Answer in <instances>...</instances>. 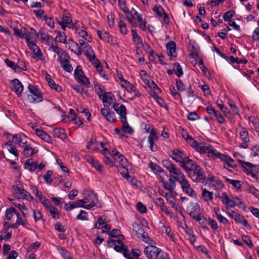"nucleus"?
Wrapping results in <instances>:
<instances>
[{
  "label": "nucleus",
  "instance_id": "nucleus-13",
  "mask_svg": "<svg viewBox=\"0 0 259 259\" xmlns=\"http://www.w3.org/2000/svg\"><path fill=\"white\" fill-rule=\"evenodd\" d=\"M116 157H118V159H121V160L119 162L120 166H128L129 163L127 159L116 150H113L112 151V157L115 163L117 161Z\"/></svg>",
  "mask_w": 259,
  "mask_h": 259
},
{
  "label": "nucleus",
  "instance_id": "nucleus-54",
  "mask_svg": "<svg viewBox=\"0 0 259 259\" xmlns=\"http://www.w3.org/2000/svg\"><path fill=\"white\" fill-rule=\"evenodd\" d=\"M27 29L25 28H21L20 29L18 28L14 29V34L18 37L23 38L25 34L27 31Z\"/></svg>",
  "mask_w": 259,
  "mask_h": 259
},
{
  "label": "nucleus",
  "instance_id": "nucleus-24",
  "mask_svg": "<svg viewBox=\"0 0 259 259\" xmlns=\"http://www.w3.org/2000/svg\"><path fill=\"white\" fill-rule=\"evenodd\" d=\"M37 162L33 161L31 158L27 159L24 163V168L28 169L30 172L35 171L37 168Z\"/></svg>",
  "mask_w": 259,
  "mask_h": 259
},
{
  "label": "nucleus",
  "instance_id": "nucleus-50",
  "mask_svg": "<svg viewBox=\"0 0 259 259\" xmlns=\"http://www.w3.org/2000/svg\"><path fill=\"white\" fill-rule=\"evenodd\" d=\"M246 189L248 193L259 198V190H257L253 186L248 185Z\"/></svg>",
  "mask_w": 259,
  "mask_h": 259
},
{
  "label": "nucleus",
  "instance_id": "nucleus-47",
  "mask_svg": "<svg viewBox=\"0 0 259 259\" xmlns=\"http://www.w3.org/2000/svg\"><path fill=\"white\" fill-rule=\"evenodd\" d=\"M33 58L36 60H40L42 62H45V58L42 56V54L39 49L37 48L36 50L33 52Z\"/></svg>",
  "mask_w": 259,
  "mask_h": 259
},
{
  "label": "nucleus",
  "instance_id": "nucleus-25",
  "mask_svg": "<svg viewBox=\"0 0 259 259\" xmlns=\"http://www.w3.org/2000/svg\"><path fill=\"white\" fill-rule=\"evenodd\" d=\"M60 22L67 24V26L69 28H71L74 27V24L70 19L69 14L66 10H64L62 20Z\"/></svg>",
  "mask_w": 259,
  "mask_h": 259
},
{
  "label": "nucleus",
  "instance_id": "nucleus-40",
  "mask_svg": "<svg viewBox=\"0 0 259 259\" xmlns=\"http://www.w3.org/2000/svg\"><path fill=\"white\" fill-rule=\"evenodd\" d=\"M238 162L241 164V165L244 167L247 171H251L252 169L255 167V165L252 163L243 161L242 160L239 159L238 160Z\"/></svg>",
  "mask_w": 259,
  "mask_h": 259
},
{
  "label": "nucleus",
  "instance_id": "nucleus-49",
  "mask_svg": "<svg viewBox=\"0 0 259 259\" xmlns=\"http://www.w3.org/2000/svg\"><path fill=\"white\" fill-rule=\"evenodd\" d=\"M186 134L187 135V141L196 150L199 144H198L196 140L193 139L191 136H189L187 133Z\"/></svg>",
  "mask_w": 259,
  "mask_h": 259
},
{
  "label": "nucleus",
  "instance_id": "nucleus-63",
  "mask_svg": "<svg viewBox=\"0 0 259 259\" xmlns=\"http://www.w3.org/2000/svg\"><path fill=\"white\" fill-rule=\"evenodd\" d=\"M48 209L53 218L58 219L59 218V211L56 208L52 206Z\"/></svg>",
  "mask_w": 259,
  "mask_h": 259
},
{
  "label": "nucleus",
  "instance_id": "nucleus-26",
  "mask_svg": "<svg viewBox=\"0 0 259 259\" xmlns=\"http://www.w3.org/2000/svg\"><path fill=\"white\" fill-rule=\"evenodd\" d=\"M53 135L55 137L62 140H65L67 138L65 130L62 128H55L53 131Z\"/></svg>",
  "mask_w": 259,
  "mask_h": 259
},
{
  "label": "nucleus",
  "instance_id": "nucleus-37",
  "mask_svg": "<svg viewBox=\"0 0 259 259\" xmlns=\"http://www.w3.org/2000/svg\"><path fill=\"white\" fill-rule=\"evenodd\" d=\"M14 205L19 208V209L22 212V215L24 217H26L29 215V212L28 210V208L24 205L23 203L22 204L20 203H15Z\"/></svg>",
  "mask_w": 259,
  "mask_h": 259
},
{
  "label": "nucleus",
  "instance_id": "nucleus-11",
  "mask_svg": "<svg viewBox=\"0 0 259 259\" xmlns=\"http://www.w3.org/2000/svg\"><path fill=\"white\" fill-rule=\"evenodd\" d=\"M114 110L119 115L121 121L126 120V109L124 105L120 104H115L113 106Z\"/></svg>",
  "mask_w": 259,
  "mask_h": 259
},
{
  "label": "nucleus",
  "instance_id": "nucleus-10",
  "mask_svg": "<svg viewBox=\"0 0 259 259\" xmlns=\"http://www.w3.org/2000/svg\"><path fill=\"white\" fill-rule=\"evenodd\" d=\"M229 216L232 218L236 223L242 224L244 227L248 226L247 220L240 214L237 213L234 210H231L229 213Z\"/></svg>",
  "mask_w": 259,
  "mask_h": 259
},
{
  "label": "nucleus",
  "instance_id": "nucleus-4",
  "mask_svg": "<svg viewBox=\"0 0 259 259\" xmlns=\"http://www.w3.org/2000/svg\"><path fill=\"white\" fill-rule=\"evenodd\" d=\"M49 50L56 53L58 56L57 61L59 63L64 61L67 58H70L67 52L62 49L59 48L57 45H52L50 46Z\"/></svg>",
  "mask_w": 259,
  "mask_h": 259
},
{
  "label": "nucleus",
  "instance_id": "nucleus-41",
  "mask_svg": "<svg viewBox=\"0 0 259 259\" xmlns=\"http://www.w3.org/2000/svg\"><path fill=\"white\" fill-rule=\"evenodd\" d=\"M117 167L118 168V170L121 173L123 177L127 180H128L131 177L128 172L127 166H120L119 167L117 166Z\"/></svg>",
  "mask_w": 259,
  "mask_h": 259
},
{
  "label": "nucleus",
  "instance_id": "nucleus-8",
  "mask_svg": "<svg viewBox=\"0 0 259 259\" xmlns=\"http://www.w3.org/2000/svg\"><path fill=\"white\" fill-rule=\"evenodd\" d=\"M170 156L176 162L179 163V165L187 157L184 152L178 149H174L172 151Z\"/></svg>",
  "mask_w": 259,
  "mask_h": 259
},
{
  "label": "nucleus",
  "instance_id": "nucleus-61",
  "mask_svg": "<svg viewBox=\"0 0 259 259\" xmlns=\"http://www.w3.org/2000/svg\"><path fill=\"white\" fill-rule=\"evenodd\" d=\"M157 201L159 203L161 210L165 212L166 214H169L170 212L168 210L167 206L165 205L163 200L162 198H159L157 199Z\"/></svg>",
  "mask_w": 259,
  "mask_h": 259
},
{
  "label": "nucleus",
  "instance_id": "nucleus-14",
  "mask_svg": "<svg viewBox=\"0 0 259 259\" xmlns=\"http://www.w3.org/2000/svg\"><path fill=\"white\" fill-rule=\"evenodd\" d=\"M187 211L190 216L193 218L200 212V207L199 204L196 203H192L187 208Z\"/></svg>",
  "mask_w": 259,
  "mask_h": 259
},
{
  "label": "nucleus",
  "instance_id": "nucleus-45",
  "mask_svg": "<svg viewBox=\"0 0 259 259\" xmlns=\"http://www.w3.org/2000/svg\"><path fill=\"white\" fill-rule=\"evenodd\" d=\"M149 167L154 173L161 172L164 171L161 167L157 165L156 163L150 161L149 164Z\"/></svg>",
  "mask_w": 259,
  "mask_h": 259
},
{
  "label": "nucleus",
  "instance_id": "nucleus-59",
  "mask_svg": "<svg viewBox=\"0 0 259 259\" xmlns=\"http://www.w3.org/2000/svg\"><path fill=\"white\" fill-rule=\"evenodd\" d=\"M182 190L191 197H194L196 196L195 191L191 188L190 184L188 186L184 188Z\"/></svg>",
  "mask_w": 259,
  "mask_h": 259
},
{
  "label": "nucleus",
  "instance_id": "nucleus-53",
  "mask_svg": "<svg viewBox=\"0 0 259 259\" xmlns=\"http://www.w3.org/2000/svg\"><path fill=\"white\" fill-rule=\"evenodd\" d=\"M132 34L133 35L134 42L137 45L142 44V40L141 37L137 34V31L135 30H132Z\"/></svg>",
  "mask_w": 259,
  "mask_h": 259
},
{
  "label": "nucleus",
  "instance_id": "nucleus-7",
  "mask_svg": "<svg viewBox=\"0 0 259 259\" xmlns=\"http://www.w3.org/2000/svg\"><path fill=\"white\" fill-rule=\"evenodd\" d=\"M98 36L100 39L104 40L108 43L111 44L113 46L117 45L116 41L114 39L112 36L107 31L98 30L97 31Z\"/></svg>",
  "mask_w": 259,
  "mask_h": 259
},
{
  "label": "nucleus",
  "instance_id": "nucleus-3",
  "mask_svg": "<svg viewBox=\"0 0 259 259\" xmlns=\"http://www.w3.org/2000/svg\"><path fill=\"white\" fill-rule=\"evenodd\" d=\"M74 77L76 80L87 88L90 87V82L89 79L85 76L80 66H77L74 70Z\"/></svg>",
  "mask_w": 259,
  "mask_h": 259
},
{
  "label": "nucleus",
  "instance_id": "nucleus-57",
  "mask_svg": "<svg viewBox=\"0 0 259 259\" xmlns=\"http://www.w3.org/2000/svg\"><path fill=\"white\" fill-rule=\"evenodd\" d=\"M207 223L213 231L215 232L218 230V223L215 220L212 219L211 218H208Z\"/></svg>",
  "mask_w": 259,
  "mask_h": 259
},
{
  "label": "nucleus",
  "instance_id": "nucleus-31",
  "mask_svg": "<svg viewBox=\"0 0 259 259\" xmlns=\"http://www.w3.org/2000/svg\"><path fill=\"white\" fill-rule=\"evenodd\" d=\"M157 92V91H152L150 93V95L153 98L155 101L161 107H164V101L161 98L158 96Z\"/></svg>",
  "mask_w": 259,
  "mask_h": 259
},
{
  "label": "nucleus",
  "instance_id": "nucleus-15",
  "mask_svg": "<svg viewBox=\"0 0 259 259\" xmlns=\"http://www.w3.org/2000/svg\"><path fill=\"white\" fill-rule=\"evenodd\" d=\"M221 199L222 203L225 205L227 209L234 207L236 205V203L234 200L230 199L225 192H223L222 194Z\"/></svg>",
  "mask_w": 259,
  "mask_h": 259
},
{
  "label": "nucleus",
  "instance_id": "nucleus-29",
  "mask_svg": "<svg viewBox=\"0 0 259 259\" xmlns=\"http://www.w3.org/2000/svg\"><path fill=\"white\" fill-rule=\"evenodd\" d=\"M212 192L209 191L206 188L202 189L201 196L203 200L207 202L210 201L213 199Z\"/></svg>",
  "mask_w": 259,
  "mask_h": 259
},
{
  "label": "nucleus",
  "instance_id": "nucleus-28",
  "mask_svg": "<svg viewBox=\"0 0 259 259\" xmlns=\"http://www.w3.org/2000/svg\"><path fill=\"white\" fill-rule=\"evenodd\" d=\"M38 152L37 149L32 148L30 145H26L24 147V149L23 153L26 157L32 156Z\"/></svg>",
  "mask_w": 259,
  "mask_h": 259
},
{
  "label": "nucleus",
  "instance_id": "nucleus-22",
  "mask_svg": "<svg viewBox=\"0 0 259 259\" xmlns=\"http://www.w3.org/2000/svg\"><path fill=\"white\" fill-rule=\"evenodd\" d=\"M114 98V95L110 92L104 93V96L100 99L104 104V106H110L113 103Z\"/></svg>",
  "mask_w": 259,
  "mask_h": 259
},
{
  "label": "nucleus",
  "instance_id": "nucleus-52",
  "mask_svg": "<svg viewBox=\"0 0 259 259\" xmlns=\"http://www.w3.org/2000/svg\"><path fill=\"white\" fill-rule=\"evenodd\" d=\"M92 197L94 199V200L92 199V203H89V204L83 205L82 206V207L87 209H90L93 207L97 206L98 199L97 197V195H92Z\"/></svg>",
  "mask_w": 259,
  "mask_h": 259
},
{
  "label": "nucleus",
  "instance_id": "nucleus-48",
  "mask_svg": "<svg viewBox=\"0 0 259 259\" xmlns=\"http://www.w3.org/2000/svg\"><path fill=\"white\" fill-rule=\"evenodd\" d=\"M144 50L149 54V59L151 60V57L154 58V53L153 49L151 48V47L147 44H141Z\"/></svg>",
  "mask_w": 259,
  "mask_h": 259
},
{
  "label": "nucleus",
  "instance_id": "nucleus-64",
  "mask_svg": "<svg viewBox=\"0 0 259 259\" xmlns=\"http://www.w3.org/2000/svg\"><path fill=\"white\" fill-rule=\"evenodd\" d=\"M53 175V171L52 170H48L46 174L44 176V179H45L47 184L50 185L52 182V176Z\"/></svg>",
  "mask_w": 259,
  "mask_h": 259
},
{
  "label": "nucleus",
  "instance_id": "nucleus-20",
  "mask_svg": "<svg viewBox=\"0 0 259 259\" xmlns=\"http://www.w3.org/2000/svg\"><path fill=\"white\" fill-rule=\"evenodd\" d=\"M166 48L168 56L172 58L176 57L177 55L176 52V44L174 41H170L166 45Z\"/></svg>",
  "mask_w": 259,
  "mask_h": 259
},
{
  "label": "nucleus",
  "instance_id": "nucleus-33",
  "mask_svg": "<svg viewBox=\"0 0 259 259\" xmlns=\"http://www.w3.org/2000/svg\"><path fill=\"white\" fill-rule=\"evenodd\" d=\"M69 59V58H67L66 60H64V61L61 62L60 63L61 64V66L62 67V68L65 71L68 72H71L73 70V68L71 64L69 63L68 60Z\"/></svg>",
  "mask_w": 259,
  "mask_h": 259
},
{
  "label": "nucleus",
  "instance_id": "nucleus-46",
  "mask_svg": "<svg viewBox=\"0 0 259 259\" xmlns=\"http://www.w3.org/2000/svg\"><path fill=\"white\" fill-rule=\"evenodd\" d=\"M56 38L58 39V41L60 43H63L64 44H67V41L66 40V35L63 32L58 31Z\"/></svg>",
  "mask_w": 259,
  "mask_h": 259
},
{
  "label": "nucleus",
  "instance_id": "nucleus-34",
  "mask_svg": "<svg viewBox=\"0 0 259 259\" xmlns=\"http://www.w3.org/2000/svg\"><path fill=\"white\" fill-rule=\"evenodd\" d=\"M84 194L85 195V197L83 199L84 200V203H92V199H94L92 197V195H97L93 192L89 190H84Z\"/></svg>",
  "mask_w": 259,
  "mask_h": 259
},
{
  "label": "nucleus",
  "instance_id": "nucleus-2",
  "mask_svg": "<svg viewBox=\"0 0 259 259\" xmlns=\"http://www.w3.org/2000/svg\"><path fill=\"white\" fill-rule=\"evenodd\" d=\"M194 182L204 184L206 182V176L199 165H197L188 175Z\"/></svg>",
  "mask_w": 259,
  "mask_h": 259
},
{
  "label": "nucleus",
  "instance_id": "nucleus-43",
  "mask_svg": "<svg viewBox=\"0 0 259 259\" xmlns=\"http://www.w3.org/2000/svg\"><path fill=\"white\" fill-rule=\"evenodd\" d=\"M237 166L234 160L231 157H229L225 162V164L224 166V168L228 169V167L236 168Z\"/></svg>",
  "mask_w": 259,
  "mask_h": 259
},
{
  "label": "nucleus",
  "instance_id": "nucleus-35",
  "mask_svg": "<svg viewBox=\"0 0 259 259\" xmlns=\"http://www.w3.org/2000/svg\"><path fill=\"white\" fill-rule=\"evenodd\" d=\"M240 138L243 142H249V138L246 129L243 128L239 132Z\"/></svg>",
  "mask_w": 259,
  "mask_h": 259
},
{
  "label": "nucleus",
  "instance_id": "nucleus-56",
  "mask_svg": "<svg viewBox=\"0 0 259 259\" xmlns=\"http://www.w3.org/2000/svg\"><path fill=\"white\" fill-rule=\"evenodd\" d=\"M148 142L154 141L156 142L158 140V137L157 136L156 130L152 128L150 132V135L148 137Z\"/></svg>",
  "mask_w": 259,
  "mask_h": 259
},
{
  "label": "nucleus",
  "instance_id": "nucleus-51",
  "mask_svg": "<svg viewBox=\"0 0 259 259\" xmlns=\"http://www.w3.org/2000/svg\"><path fill=\"white\" fill-rule=\"evenodd\" d=\"M163 166L166 168L169 172L171 171L173 168L176 166L169 160H164L162 161Z\"/></svg>",
  "mask_w": 259,
  "mask_h": 259
},
{
  "label": "nucleus",
  "instance_id": "nucleus-58",
  "mask_svg": "<svg viewBox=\"0 0 259 259\" xmlns=\"http://www.w3.org/2000/svg\"><path fill=\"white\" fill-rule=\"evenodd\" d=\"M91 162H90L94 167L100 173L103 172V166L97 160H95L91 158Z\"/></svg>",
  "mask_w": 259,
  "mask_h": 259
},
{
  "label": "nucleus",
  "instance_id": "nucleus-62",
  "mask_svg": "<svg viewBox=\"0 0 259 259\" xmlns=\"http://www.w3.org/2000/svg\"><path fill=\"white\" fill-rule=\"evenodd\" d=\"M123 123L122 129L124 133L132 134L133 133V128L129 125L126 120L121 121Z\"/></svg>",
  "mask_w": 259,
  "mask_h": 259
},
{
  "label": "nucleus",
  "instance_id": "nucleus-27",
  "mask_svg": "<svg viewBox=\"0 0 259 259\" xmlns=\"http://www.w3.org/2000/svg\"><path fill=\"white\" fill-rule=\"evenodd\" d=\"M69 40L71 41V42H69L70 45L69 49L71 51L78 56L81 55L82 51L78 44L77 42H74L71 39Z\"/></svg>",
  "mask_w": 259,
  "mask_h": 259
},
{
  "label": "nucleus",
  "instance_id": "nucleus-12",
  "mask_svg": "<svg viewBox=\"0 0 259 259\" xmlns=\"http://www.w3.org/2000/svg\"><path fill=\"white\" fill-rule=\"evenodd\" d=\"M206 110L208 114L214 116L219 123L223 124L225 123V119L222 115L212 106H207L206 108Z\"/></svg>",
  "mask_w": 259,
  "mask_h": 259
},
{
  "label": "nucleus",
  "instance_id": "nucleus-16",
  "mask_svg": "<svg viewBox=\"0 0 259 259\" xmlns=\"http://www.w3.org/2000/svg\"><path fill=\"white\" fill-rule=\"evenodd\" d=\"M102 115L110 122H114L116 121V116L114 112L109 111L107 108H102L101 110Z\"/></svg>",
  "mask_w": 259,
  "mask_h": 259
},
{
  "label": "nucleus",
  "instance_id": "nucleus-42",
  "mask_svg": "<svg viewBox=\"0 0 259 259\" xmlns=\"http://www.w3.org/2000/svg\"><path fill=\"white\" fill-rule=\"evenodd\" d=\"M229 156L228 155L223 154L218 152L216 149H215V152H214V154H213L211 158L213 159H215L218 158L220 159L222 161L224 162H226L227 159Z\"/></svg>",
  "mask_w": 259,
  "mask_h": 259
},
{
  "label": "nucleus",
  "instance_id": "nucleus-9",
  "mask_svg": "<svg viewBox=\"0 0 259 259\" xmlns=\"http://www.w3.org/2000/svg\"><path fill=\"white\" fill-rule=\"evenodd\" d=\"M196 151L201 154L207 153L208 157L211 158L213 154H214L215 149L211 145H208L205 146L202 143H199Z\"/></svg>",
  "mask_w": 259,
  "mask_h": 259
},
{
  "label": "nucleus",
  "instance_id": "nucleus-36",
  "mask_svg": "<svg viewBox=\"0 0 259 259\" xmlns=\"http://www.w3.org/2000/svg\"><path fill=\"white\" fill-rule=\"evenodd\" d=\"M226 181L229 184H231L234 187H235L237 190H241V185L240 182L238 180H232L228 178L224 177Z\"/></svg>",
  "mask_w": 259,
  "mask_h": 259
},
{
  "label": "nucleus",
  "instance_id": "nucleus-32",
  "mask_svg": "<svg viewBox=\"0 0 259 259\" xmlns=\"http://www.w3.org/2000/svg\"><path fill=\"white\" fill-rule=\"evenodd\" d=\"M57 249L64 259H73L69 251L65 248L59 246L57 247Z\"/></svg>",
  "mask_w": 259,
  "mask_h": 259
},
{
  "label": "nucleus",
  "instance_id": "nucleus-55",
  "mask_svg": "<svg viewBox=\"0 0 259 259\" xmlns=\"http://www.w3.org/2000/svg\"><path fill=\"white\" fill-rule=\"evenodd\" d=\"M106 223V218L104 216H101L98 218L97 223L95 225V228L100 229L102 225H105Z\"/></svg>",
  "mask_w": 259,
  "mask_h": 259
},
{
  "label": "nucleus",
  "instance_id": "nucleus-17",
  "mask_svg": "<svg viewBox=\"0 0 259 259\" xmlns=\"http://www.w3.org/2000/svg\"><path fill=\"white\" fill-rule=\"evenodd\" d=\"M12 142L19 145L20 147H24L27 143L26 137L21 134L15 135L13 136Z\"/></svg>",
  "mask_w": 259,
  "mask_h": 259
},
{
  "label": "nucleus",
  "instance_id": "nucleus-5",
  "mask_svg": "<svg viewBox=\"0 0 259 259\" xmlns=\"http://www.w3.org/2000/svg\"><path fill=\"white\" fill-rule=\"evenodd\" d=\"M161 249L155 246L150 245L145 248L144 253L149 259H156L161 252Z\"/></svg>",
  "mask_w": 259,
  "mask_h": 259
},
{
  "label": "nucleus",
  "instance_id": "nucleus-18",
  "mask_svg": "<svg viewBox=\"0 0 259 259\" xmlns=\"http://www.w3.org/2000/svg\"><path fill=\"white\" fill-rule=\"evenodd\" d=\"M11 85L12 90L18 95H20L23 90V86L18 79H14L11 82Z\"/></svg>",
  "mask_w": 259,
  "mask_h": 259
},
{
  "label": "nucleus",
  "instance_id": "nucleus-39",
  "mask_svg": "<svg viewBox=\"0 0 259 259\" xmlns=\"http://www.w3.org/2000/svg\"><path fill=\"white\" fill-rule=\"evenodd\" d=\"M217 104L220 108V109L221 110V111L225 113V116L226 117H229V115L230 113V111L228 110L227 107L223 105L222 101L221 100H217Z\"/></svg>",
  "mask_w": 259,
  "mask_h": 259
},
{
  "label": "nucleus",
  "instance_id": "nucleus-1",
  "mask_svg": "<svg viewBox=\"0 0 259 259\" xmlns=\"http://www.w3.org/2000/svg\"><path fill=\"white\" fill-rule=\"evenodd\" d=\"M28 89L29 94L27 96V100L30 103H38L43 100L42 94L40 91L33 85L29 84Z\"/></svg>",
  "mask_w": 259,
  "mask_h": 259
},
{
  "label": "nucleus",
  "instance_id": "nucleus-44",
  "mask_svg": "<svg viewBox=\"0 0 259 259\" xmlns=\"http://www.w3.org/2000/svg\"><path fill=\"white\" fill-rule=\"evenodd\" d=\"M169 91L171 95L174 98L175 100H182V98L181 97L180 94H179L175 89V87L173 85H171L169 87Z\"/></svg>",
  "mask_w": 259,
  "mask_h": 259
},
{
  "label": "nucleus",
  "instance_id": "nucleus-23",
  "mask_svg": "<svg viewBox=\"0 0 259 259\" xmlns=\"http://www.w3.org/2000/svg\"><path fill=\"white\" fill-rule=\"evenodd\" d=\"M35 132L36 135L42 140L49 143H52V139L51 137L46 132L39 128L35 129Z\"/></svg>",
  "mask_w": 259,
  "mask_h": 259
},
{
  "label": "nucleus",
  "instance_id": "nucleus-21",
  "mask_svg": "<svg viewBox=\"0 0 259 259\" xmlns=\"http://www.w3.org/2000/svg\"><path fill=\"white\" fill-rule=\"evenodd\" d=\"M170 176L176 181L179 182L185 176L181 171V169L176 166L173 169L169 172Z\"/></svg>",
  "mask_w": 259,
  "mask_h": 259
},
{
  "label": "nucleus",
  "instance_id": "nucleus-30",
  "mask_svg": "<svg viewBox=\"0 0 259 259\" xmlns=\"http://www.w3.org/2000/svg\"><path fill=\"white\" fill-rule=\"evenodd\" d=\"M12 143L13 142L11 141H8L5 143V146L9 152L13 154L15 156L17 157L19 155L17 149L13 145Z\"/></svg>",
  "mask_w": 259,
  "mask_h": 259
},
{
  "label": "nucleus",
  "instance_id": "nucleus-38",
  "mask_svg": "<svg viewBox=\"0 0 259 259\" xmlns=\"http://www.w3.org/2000/svg\"><path fill=\"white\" fill-rule=\"evenodd\" d=\"M173 71L178 77H181L183 75V71L182 67L179 63H175L174 64Z\"/></svg>",
  "mask_w": 259,
  "mask_h": 259
},
{
  "label": "nucleus",
  "instance_id": "nucleus-19",
  "mask_svg": "<svg viewBox=\"0 0 259 259\" xmlns=\"http://www.w3.org/2000/svg\"><path fill=\"white\" fill-rule=\"evenodd\" d=\"M84 49H85V50L83 52L84 55L87 58H88L90 61L94 63H96L98 60L96 58V55L92 47L90 45H89L87 46L86 48H85Z\"/></svg>",
  "mask_w": 259,
  "mask_h": 259
},
{
  "label": "nucleus",
  "instance_id": "nucleus-60",
  "mask_svg": "<svg viewBox=\"0 0 259 259\" xmlns=\"http://www.w3.org/2000/svg\"><path fill=\"white\" fill-rule=\"evenodd\" d=\"M15 189L17 190L18 193L22 196L23 199H24L27 198L28 196L30 195V193L23 188L17 187Z\"/></svg>",
  "mask_w": 259,
  "mask_h": 259
},
{
  "label": "nucleus",
  "instance_id": "nucleus-6",
  "mask_svg": "<svg viewBox=\"0 0 259 259\" xmlns=\"http://www.w3.org/2000/svg\"><path fill=\"white\" fill-rule=\"evenodd\" d=\"M198 164L193 160L189 158L187 156L183 162L179 165L181 167L183 168L188 175L191 171L193 170L195 167Z\"/></svg>",
  "mask_w": 259,
  "mask_h": 259
}]
</instances>
